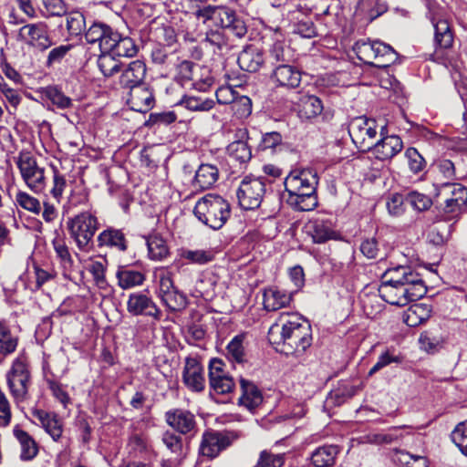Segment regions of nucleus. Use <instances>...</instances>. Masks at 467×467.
I'll return each mask as SVG.
<instances>
[{"mask_svg":"<svg viewBox=\"0 0 467 467\" xmlns=\"http://www.w3.org/2000/svg\"><path fill=\"white\" fill-rule=\"evenodd\" d=\"M193 213L203 224L219 230L230 217V204L220 195L207 194L196 202Z\"/></svg>","mask_w":467,"mask_h":467,"instance_id":"obj_2","label":"nucleus"},{"mask_svg":"<svg viewBox=\"0 0 467 467\" xmlns=\"http://www.w3.org/2000/svg\"><path fill=\"white\" fill-rule=\"evenodd\" d=\"M149 256L152 260H162L169 255V249L166 242L158 235H151L147 238Z\"/></svg>","mask_w":467,"mask_h":467,"instance_id":"obj_46","label":"nucleus"},{"mask_svg":"<svg viewBox=\"0 0 467 467\" xmlns=\"http://www.w3.org/2000/svg\"><path fill=\"white\" fill-rule=\"evenodd\" d=\"M379 296L387 303L404 306L411 301L423 297L427 292L426 286H407L405 285L381 283L379 286Z\"/></svg>","mask_w":467,"mask_h":467,"instance_id":"obj_7","label":"nucleus"},{"mask_svg":"<svg viewBox=\"0 0 467 467\" xmlns=\"http://www.w3.org/2000/svg\"><path fill=\"white\" fill-rule=\"evenodd\" d=\"M128 103L134 111L148 112L155 104L153 91L145 84L130 89Z\"/></svg>","mask_w":467,"mask_h":467,"instance_id":"obj_24","label":"nucleus"},{"mask_svg":"<svg viewBox=\"0 0 467 467\" xmlns=\"http://www.w3.org/2000/svg\"><path fill=\"white\" fill-rule=\"evenodd\" d=\"M309 231L314 243L317 244L335 239L337 235L332 221L326 218H317L310 222Z\"/></svg>","mask_w":467,"mask_h":467,"instance_id":"obj_31","label":"nucleus"},{"mask_svg":"<svg viewBox=\"0 0 467 467\" xmlns=\"http://www.w3.org/2000/svg\"><path fill=\"white\" fill-rule=\"evenodd\" d=\"M431 309L425 304H415L411 306L404 316V322L409 327H417L430 317Z\"/></svg>","mask_w":467,"mask_h":467,"instance_id":"obj_40","label":"nucleus"},{"mask_svg":"<svg viewBox=\"0 0 467 467\" xmlns=\"http://www.w3.org/2000/svg\"><path fill=\"white\" fill-rule=\"evenodd\" d=\"M46 94L52 104L58 109H66L71 108L73 105L72 99L56 87L47 88Z\"/></svg>","mask_w":467,"mask_h":467,"instance_id":"obj_53","label":"nucleus"},{"mask_svg":"<svg viewBox=\"0 0 467 467\" xmlns=\"http://www.w3.org/2000/svg\"><path fill=\"white\" fill-rule=\"evenodd\" d=\"M317 177L309 171L290 173L285 181L290 198L305 192H316Z\"/></svg>","mask_w":467,"mask_h":467,"instance_id":"obj_21","label":"nucleus"},{"mask_svg":"<svg viewBox=\"0 0 467 467\" xmlns=\"http://www.w3.org/2000/svg\"><path fill=\"white\" fill-rule=\"evenodd\" d=\"M113 44L109 47V52L117 57H132L138 53V47L135 41L131 37L123 36L120 33H118Z\"/></svg>","mask_w":467,"mask_h":467,"instance_id":"obj_37","label":"nucleus"},{"mask_svg":"<svg viewBox=\"0 0 467 467\" xmlns=\"http://www.w3.org/2000/svg\"><path fill=\"white\" fill-rule=\"evenodd\" d=\"M238 64L243 70L257 72L263 65V54L244 50L238 57Z\"/></svg>","mask_w":467,"mask_h":467,"instance_id":"obj_44","label":"nucleus"},{"mask_svg":"<svg viewBox=\"0 0 467 467\" xmlns=\"http://www.w3.org/2000/svg\"><path fill=\"white\" fill-rule=\"evenodd\" d=\"M179 104L191 111H209L214 107L213 99L194 96H183Z\"/></svg>","mask_w":467,"mask_h":467,"instance_id":"obj_49","label":"nucleus"},{"mask_svg":"<svg viewBox=\"0 0 467 467\" xmlns=\"http://www.w3.org/2000/svg\"><path fill=\"white\" fill-rule=\"evenodd\" d=\"M203 41L219 50H222L227 46V38L222 29H211L207 31Z\"/></svg>","mask_w":467,"mask_h":467,"instance_id":"obj_62","label":"nucleus"},{"mask_svg":"<svg viewBox=\"0 0 467 467\" xmlns=\"http://www.w3.org/2000/svg\"><path fill=\"white\" fill-rule=\"evenodd\" d=\"M263 179L252 175L245 176L237 191V198L244 210L259 208L262 203Z\"/></svg>","mask_w":467,"mask_h":467,"instance_id":"obj_13","label":"nucleus"},{"mask_svg":"<svg viewBox=\"0 0 467 467\" xmlns=\"http://www.w3.org/2000/svg\"><path fill=\"white\" fill-rule=\"evenodd\" d=\"M218 178V168L213 164L203 163L195 171L192 185L197 191L208 190L215 184Z\"/></svg>","mask_w":467,"mask_h":467,"instance_id":"obj_29","label":"nucleus"},{"mask_svg":"<svg viewBox=\"0 0 467 467\" xmlns=\"http://www.w3.org/2000/svg\"><path fill=\"white\" fill-rule=\"evenodd\" d=\"M338 453L337 445H324L312 452L311 462L315 467H332Z\"/></svg>","mask_w":467,"mask_h":467,"instance_id":"obj_34","label":"nucleus"},{"mask_svg":"<svg viewBox=\"0 0 467 467\" xmlns=\"http://www.w3.org/2000/svg\"><path fill=\"white\" fill-rule=\"evenodd\" d=\"M150 37L156 42V45L161 46L171 47L177 42L175 29L169 24H151Z\"/></svg>","mask_w":467,"mask_h":467,"instance_id":"obj_33","label":"nucleus"},{"mask_svg":"<svg viewBox=\"0 0 467 467\" xmlns=\"http://www.w3.org/2000/svg\"><path fill=\"white\" fill-rule=\"evenodd\" d=\"M213 85V78L211 76V72L207 68L202 67L192 83V88L201 92L208 91Z\"/></svg>","mask_w":467,"mask_h":467,"instance_id":"obj_56","label":"nucleus"},{"mask_svg":"<svg viewBox=\"0 0 467 467\" xmlns=\"http://www.w3.org/2000/svg\"><path fill=\"white\" fill-rule=\"evenodd\" d=\"M116 277L118 284L122 289H130L140 285L145 281V275L138 270L127 266L119 267Z\"/></svg>","mask_w":467,"mask_h":467,"instance_id":"obj_36","label":"nucleus"},{"mask_svg":"<svg viewBox=\"0 0 467 467\" xmlns=\"http://www.w3.org/2000/svg\"><path fill=\"white\" fill-rule=\"evenodd\" d=\"M161 441L167 450L171 453L181 456L182 454V438L173 431H166L161 436Z\"/></svg>","mask_w":467,"mask_h":467,"instance_id":"obj_52","label":"nucleus"},{"mask_svg":"<svg viewBox=\"0 0 467 467\" xmlns=\"http://www.w3.org/2000/svg\"><path fill=\"white\" fill-rule=\"evenodd\" d=\"M13 433L21 447L20 459L24 462L32 461L38 453L34 438L17 425L14 427Z\"/></svg>","mask_w":467,"mask_h":467,"instance_id":"obj_32","label":"nucleus"},{"mask_svg":"<svg viewBox=\"0 0 467 467\" xmlns=\"http://www.w3.org/2000/svg\"><path fill=\"white\" fill-rule=\"evenodd\" d=\"M198 70H201L199 65L189 60H183L177 65L175 78L182 86L190 81L192 83L194 78L198 75Z\"/></svg>","mask_w":467,"mask_h":467,"instance_id":"obj_47","label":"nucleus"},{"mask_svg":"<svg viewBox=\"0 0 467 467\" xmlns=\"http://www.w3.org/2000/svg\"><path fill=\"white\" fill-rule=\"evenodd\" d=\"M247 136L246 130L239 129L236 131V140L227 146L229 157L240 163L248 161L252 157V152L244 139Z\"/></svg>","mask_w":467,"mask_h":467,"instance_id":"obj_30","label":"nucleus"},{"mask_svg":"<svg viewBox=\"0 0 467 467\" xmlns=\"http://www.w3.org/2000/svg\"><path fill=\"white\" fill-rule=\"evenodd\" d=\"M267 339L277 353L301 360L313 342L312 327L302 316L283 312L269 327Z\"/></svg>","mask_w":467,"mask_h":467,"instance_id":"obj_1","label":"nucleus"},{"mask_svg":"<svg viewBox=\"0 0 467 467\" xmlns=\"http://www.w3.org/2000/svg\"><path fill=\"white\" fill-rule=\"evenodd\" d=\"M291 296L284 291L275 289L265 290V310L275 311L287 306Z\"/></svg>","mask_w":467,"mask_h":467,"instance_id":"obj_39","label":"nucleus"},{"mask_svg":"<svg viewBox=\"0 0 467 467\" xmlns=\"http://www.w3.org/2000/svg\"><path fill=\"white\" fill-rule=\"evenodd\" d=\"M381 283L405 285L407 286H425L420 274L407 265H398L387 269L381 277Z\"/></svg>","mask_w":467,"mask_h":467,"instance_id":"obj_20","label":"nucleus"},{"mask_svg":"<svg viewBox=\"0 0 467 467\" xmlns=\"http://www.w3.org/2000/svg\"><path fill=\"white\" fill-rule=\"evenodd\" d=\"M242 395L239 399L241 405L254 412L263 403V394L259 388L253 382L240 378Z\"/></svg>","mask_w":467,"mask_h":467,"instance_id":"obj_28","label":"nucleus"},{"mask_svg":"<svg viewBox=\"0 0 467 467\" xmlns=\"http://www.w3.org/2000/svg\"><path fill=\"white\" fill-rule=\"evenodd\" d=\"M166 423L180 434H189L196 431L195 416L188 410L176 408L169 410L164 414Z\"/></svg>","mask_w":467,"mask_h":467,"instance_id":"obj_19","label":"nucleus"},{"mask_svg":"<svg viewBox=\"0 0 467 467\" xmlns=\"http://www.w3.org/2000/svg\"><path fill=\"white\" fill-rule=\"evenodd\" d=\"M272 78L280 86L288 88H296L301 81L300 72L289 65L278 66L275 69Z\"/></svg>","mask_w":467,"mask_h":467,"instance_id":"obj_35","label":"nucleus"},{"mask_svg":"<svg viewBox=\"0 0 467 467\" xmlns=\"http://www.w3.org/2000/svg\"><path fill=\"white\" fill-rule=\"evenodd\" d=\"M403 149V142L399 136H383L379 141L373 144L370 150L379 161H389L396 156Z\"/></svg>","mask_w":467,"mask_h":467,"instance_id":"obj_27","label":"nucleus"},{"mask_svg":"<svg viewBox=\"0 0 467 467\" xmlns=\"http://www.w3.org/2000/svg\"><path fill=\"white\" fill-rule=\"evenodd\" d=\"M406 197L400 193L392 194L387 202V208L391 215L399 216L405 212Z\"/></svg>","mask_w":467,"mask_h":467,"instance_id":"obj_64","label":"nucleus"},{"mask_svg":"<svg viewBox=\"0 0 467 467\" xmlns=\"http://www.w3.org/2000/svg\"><path fill=\"white\" fill-rule=\"evenodd\" d=\"M406 202L417 211H426L432 205L431 199L420 192H410L406 195Z\"/></svg>","mask_w":467,"mask_h":467,"instance_id":"obj_54","label":"nucleus"},{"mask_svg":"<svg viewBox=\"0 0 467 467\" xmlns=\"http://www.w3.org/2000/svg\"><path fill=\"white\" fill-rule=\"evenodd\" d=\"M452 442L467 456V420L458 423L451 433Z\"/></svg>","mask_w":467,"mask_h":467,"instance_id":"obj_51","label":"nucleus"},{"mask_svg":"<svg viewBox=\"0 0 467 467\" xmlns=\"http://www.w3.org/2000/svg\"><path fill=\"white\" fill-rule=\"evenodd\" d=\"M194 16L203 22L216 18L223 29L229 30L238 38L244 37L247 33V27L242 18L237 16L234 10L227 6L205 5L198 8Z\"/></svg>","mask_w":467,"mask_h":467,"instance_id":"obj_6","label":"nucleus"},{"mask_svg":"<svg viewBox=\"0 0 467 467\" xmlns=\"http://www.w3.org/2000/svg\"><path fill=\"white\" fill-rule=\"evenodd\" d=\"M66 26L70 36H78L86 29V18L84 14L78 10H74L65 14Z\"/></svg>","mask_w":467,"mask_h":467,"instance_id":"obj_45","label":"nucleus"},{"mask_svg":"<svg viewBox=\"0 0 467 467\" xmlns=\"http://www.w3.org/2000/svg\"><path fill=\"white\" fill-rule=\"evenodd\" d=\"M127 311L132 316H145L160 321L162 312L151 297L141 292L131 293L127 301Z\"/></svg>","mask_w":467,"mask_h":467,"instance_id":"obj_16","label":"nucleus"},{"mask_svg":"<svg viewBox=\"0 0 467 467\" xmlns=\"http://www.w3.org/2000/svg\"><path fill=\"white\" fill-rule=\"evenodd\" d=\"M430 19L434 28V50L430 54L429 59L448 67L452 61L451 53L454 42V34L451 26L447 19L441 17L437 14L431 15Z\"/></svg>","mask_w":467,"mask_h":467,"instance_id":"obj_3","label":"nucleus"},{"mask_svg":"<svg viewBox=\"0 0 467 467\" xmlns=\"http://www.w3.org/2000/svg\"><path fill=\"white\" fill-rule=\"evenodd\" d=\"M245 334L236 335L232 338L226 347L227 358L238 364H243L246 361V354L244 349V340Z\"/></svg>","mask_w":467,"mask_h":467,"instance_id":"obj_41","label":"nucleus"},{"mask_svg":"<svg viewBox=\"0 0 467 467\" xmlns=\"http://www.w3.org/2000/svg\"><path fill=\"white\" fill-rule=\"evenodd\" d=\"M99 226L98 218L89 212H83L67 222L70 237L75 241L80 251H90L93 248V238Z\"/></svg>","mask_w":467,"mask_h":467,"instance_id":"obj_5","label":"nucleus"},{"mask_svg":"<svg viewBox=\"0 0 467 467\" xmlns=\"http://www.w3.org/2000/svg\"><path fill=\"white\" fill-rule=\"evenodd\" d=\"M405 428H409V426H396L389 429L386 432L368 434L367 441L375 445L398 443L404 437L400 431Z\"/></svg>","mask_w":467,"mask_h":467,"instance_id":"obj_38","label":"nucleus"},{"mask_svg":"<svg viewBox=\"0 0 467 467\" xmlns=\"http://www.w3.org/2000/svg\"><path fill=\"white\" fill-rule=\"evenodd\" d=\"M53 246L57 254V257L60 260L62 266L65 269L71 268L73 260L69 253L68 247L63 240L55 239L53 241Z\"/></svg>","mask_w":467,"mask_h":467,"instance_id":"obj_57","label":"nucleus"},{"mask_svg":"<svg viewBox=\"0 0 467 467\" xmlns=\"http://www.w3.org/2000/svg\"><path fill=\"white\" fill-rule=\"evenodd\" d=\"M97 64L100 72L106 78L112 77L114 74L119 72L122 67V63L115 58V55L106 51L101 52V55L99 56Z\"/></svg>","mask_w":467,"mask_h":467,"instance_id":"obj_43","label":"nucleus"},{"mask_svg":"<svg viewBox=\"0 0 467 467\" xmlns=\"http://www.w3.org/2000/svg\"><path fill=\"white\" fill-rule=\"evenodd\" d=\"M224 362L213 358L209 362V384L217 394H227L234 390V380L224 370Z\"/></svg>","mask_w":467,"mask_h":467,"instance_id":"obj_17","label":"nucleus"},{"mask_svg":"<svg viewBox=\"0 0 467 467\" xmlns=\"http://www.w3.org/2000/svg\"><path fill=\"white\" fill-rule=\"evenodd\" d=\"M360 251L367 258L376 259L379 257L381 250L377 238L371 237L361 242Z\"/></svg>","mask_w":467,"mask_h":467,"instance_id":"obj_63","label":"nucleus"},{"mask_svg":"<svg viewBox=\"0 0 467 467\" xmlns=\"http://www.w3.org/2000/svg\"><path fill=\"white\" fill-rule=\"evenodd\" d=\"M118 33L108 24L95 21L85 31V38L89 44H98L101 52H109Z\"/></svg>","mask_w":467,"mask_h":467,"instance_id":"obj_18","label":"nucleus"},{"mask_svg":"<svg viewBox=\"0 0 467 467\" xmlns=\"http://www.w3.org/2000/svg\"><path fill=\"white\" fill-rule=\"evenodd\" d=\"M354 51L360 61L376 67H388L398 57L389 45L379 40H359L356 42Z\"/></svg>","mask_w":467,"mask_h":467,"instance_id":"obj_4","label":"nucleus"},{"mask_svg":"<svg viewBox=\"0 0 467 467\" xmlns=\"http://www.w3.org/2000/svg\"><path fill=\"white\" fill-rule=\"evenodd\" d=\"M16 202L23 209L38 214L41 211L40 202L24 192H18L16 195Z\"/></svg>","mask_w":467,"mask_h":467,"instance_id":"obj_55","label":"nucleus"},{"mask_svg":"<svg viewBox=\"0 0 467 467\" xmlns=\"http://www.w3.org/2000/svg\"><path fill=\"white\" fill-rule=\"evenodd\" d=\"M442 193L450 194L443 208L447 219L457 218L467 207V188L460 183H443L440 190Z\"/></svg>","mask_w":467,"mask_h":467,"instance_id":"obj_12","label":"nucleus"},{"mask_svg":"<svg viewBox=\"0 0 467 467\" xmlns=\"http://www.w3.org/2000/svg\"><path fill=\"white\" fill-rule=\"evenodd\" d=\"M405 156L408 159L410 170L413 173L417 174L425 168V160L415 148H408Z\"/></svg>","mask_w":467,"mask_h":467,"instance_id":"obj_59","label":"nucleus"},{"mask_svg":"<svg viewBox=\"0 0 467 467\" xmlns=\"http://www.w3.org/2000/svg\"><path fill=\"white\" fill-rule=\"evenodd\" d=\"M296 207L300 211L313 210L317 204V197L315 192H305L295 195L291 198Z\"/></svg>","mask_w":467,"mask_h":467,"instance_id":"obj_58","label":"nucleus"},{"mask_svg":"<svg viewBox=\"0 0 467 467\" xmlns=\"http://www.w3.org/2000/svg\"><path fill=\"white\" fill-rule=\"evenodd\" d=\"M119 72H121L119 78L120 88L130 90L144 84L143 80L146 76L147 67L143 61L137 59L126 65L122 64Z\"/></svg>","mask_w":467,"mask_h":467,"instance_id":"obj_22","label":"nucleus"},{"mask_svg":"<svg viewBox=\"0 0 467 467\" xmlns=\"http://www.w3.org/2000/svg\"><path fill=\"white\" fill-rule=\"evenodd\" d=\"M31 414L53 441L60 440L63 433V422L57 414L38 409H33Z\"/></svg>","mask_w":467,"mask_h":467,"instance_id":"obj_25","label":"nucleus"},{"mask_svg":"<svg viewBox=\"0 0 467 467\" xmlns=\"http://www.w3.org/2000/svg\"><path fill=\"white\" fill-rule=\"evenodd\" d=\"M88 272L92 275L95 284L99 288H104L107 285L106 281V265L101 261H93L88 266Z\"/></svg>","mask_w":467,"mask_h":467,"instance_id":"obj_61","label":"nucleus"},{"mask_svg":"<svg viewBox=\"0 0 467 467\" xmlns=\"http://www.w3.org/2000/svg\"><path fill=\"white\" fill-rule=\"evenodd\" d=\"M161 300L171 312H181L184 310L189 304L186 295L181 292L178 288L161 298Z\"/></svg>","mask_w":467,"mask_h":467,"instance_id":"obj_48","label":"nucleus"},{"mask_svg":"<svg viewBox=\"0 0 467 467\" xmlns=\"http://www.w3.org/2000/svg\"><path fill=\"white\" fill-rule=\"evenodd\" d=\"M348 133L359 150L368 151L376 143L374 140L377 136V122L365 116L355 118L349 124Z\"/></svg>","mask_w":467,"mask_h":467,"instance_id":"obj_9","label":"nucleus"},{"mask_svg":"<svg viewBox=\"0 0 467 467\" xmlns=\"http://www.w3.org/2000/svg\"><path fill=\"white\" fill-rule=\"evenodd\" d=\"M18 36L29 47L39 52L47 51L55 44L50 35L49 27L44 22L23 26L19 29Z\"/></svg>","mask_w":467,"mask_h":467,"instance_id":"obj_10","label":"nucleus"},{"mask_svg":"<svg viewBox=\"0 0 467 467\" xmlns=\"http://www.w3.org/2000/svg\"><path fill=\"white\" fill-rule=\"evenodd\" d=\"M7 384L10 392L16 402L26 400L28 389L29 373L25 362L16 358L8 372Z\"/></svg>","mask_w":467,"mask_h":467,"instance_id":"obj_15","label":"nucleus"},{"mask_svg":"<svg viewBox=\"0 0 467 467\" xmlns=\"http://www.w3.org/2000/svg\"><path fill=\"white\" fill-rule=\"evenodd\" d=\"M16 164L26 184L36 193L42 192L46 187L45 170L37 165L31 152L21 150Z\"/></svg>","mask_w":467,"mask_h":467,"instance_id":"obj_8","label":"nucleus"},{"mask_svg":"<svg viewBox=\"0 0 467 467\" xmlns=\"http://www.w3.org/2000/svg\"><path fill=\"white\" fill-rule=\"evenodd\" d=\"M166 46L155 45L151 50L150 57L157 65H175L174 58H177L173 52H171Z\"/></svg>","mask_w":467,"mask_h":467,"instance_id":"obj_50","label":"nucleus"},{"mask_svg":"<svg viewBox=\"0 0 467 467\" xmlns=\"http://www.w3.org/2000/svg\"><path fill=\"white\" fill-rule=\"evenodd\" d=\"M233 439L226 431H206L202 433L199 454L208 460L216 458L232 444Z\"/></svg>","mask_w":467,"mask_h":467,"instance_id":"obj_14","label":"nucleus"},{"mask_svg":"<svg viewBox=\"0 0 467 467\" xmlns=\"http://www.w3.org/2000/svg\"><path fill=\"white\" fill-rule=\"evenodd\" d=\"M99 248L107 247L124 253L128 250V240L122 229L107 227L97 236Z\"/></svg>","mask_w":467,"mask_h":467,"instance_id":"obj_26","label":"nucleus"},{"mask_svg":"<svg viewBox=\"0 0 467 467\" xmlns=\"http://www.w3.org/2000/svg\"><path fill=\"white\" fill-rule=\"evenodd\" d=\"M72 49V45H60L52 48L47 57L46 67H51L56 64H59Z\"/></svg>","mask_w":467,"mask_h":467,"instance_id":"obj_60","label":"nucleus"},{"mask_svg":"<svg viewBox=\"0 0 467 467\" xmlns=\"http://www.w3.org/2000/svg\"><path fill=\"white\" fill-rule=\"evenodd\" d=\"M291 101L296 116L303 123H315L324 110L322 100L308 93L298 92Z\"/></svg>","mask_w":467,"mask_h":467,"instance_id":"obj_11","label":"nucleus"},{"mask_svg":"<svg viewBox=\"0 0 467 467\" xmlns=\"http://www.w3.org/2000/svg\"><path fill=\"white\" fill-rule=\"evenodd\" d=\"M17 347V338L12 335L4 321H0V363L3 358L13 353Z\"/></svg>","mask_w":467,"mask_h":467,"instance_id":"obj_42","label":"nucleus"},{"mask_svg":"<svg viewBox=\"0 0 467 467\" xmlns=\"http://www.w3.org/2000/svg\"><path fill=\"white\" fill-rule=\"evenodd\" d=\"M182 379L187 388L192 391L201 392L204 389L205 379L203 369L196 358H186Z\"/></svg>","mask_w":467,"mask_h":467,"instance_id":"obj_23","label":"nucleus"}]
</instances>
